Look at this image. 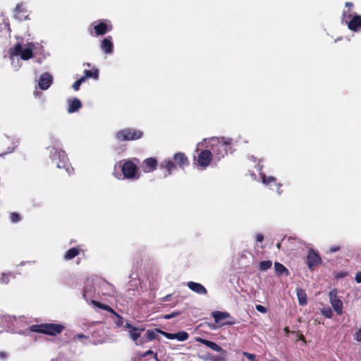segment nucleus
<instances>
[{"mask_svg": "<svg viewBox=\"0 0 361 361\" xmlns=\"http://www.w3.org/2000/svg\"><path fill=\"white\" fill-rule=\"evenodd\" d=\"M39 47V43L18 37L16 44L8 51L12 68L15 71H18L22 66L21 61H27L32 59L37 54V50Z\"/></svg>", "mask_w": 361, "mask_h": 361, "instance_id": "1", "label": "nucleus"}, {"mask_svg": "<svg viewBox=\"0 0 361 361\" xmlns=\"http://www.w3.org/2000/svg\"><path fill=\"white\" fill-rule=\"evenodd\" d=\"M113 176L119 180H136L140 174L135 163L130 159H123L116 163Z\"/></svg>", "mask_w": 361, "mask_h": 361, "instance_id": "2", "label": "nucleus"}, {"mask_svg": "<svg viewBox=\"0 0 361 361\" xmlns=\"http://www.w3.org/2000/svg\"><path fill=\"white\" fill-rule=\"evenodd\" d=\"M204 141L207 142V147L211 148L213 159L217 161L227 154L228 149L232 143V139L228 137H214L208 140L205 139Z\"/></svg>", "mask_w": 361, "mask_h": 361, "instance_id": "3", "label": "nucleus"}, {"mask_svg": "<svg viewBox=\"0 0 361 361\" xmlns=\"http://www.w3.org/2000/svg\"><path fill=\"white\" fill-rule=\"evenodd\" d=\"M49 158L53 163H55L59 169H63L68 175L73 173L66 152L54 147L50 148Z\"/></svg>", "mask_w": 361, "mask_h": 361, "instance_id": "4", "label": "nucleus"}, {"mask_svg": "<svg viewBox=\"0 0 361 361\" xmlns=\"http://www.w3.org/2000/svg\"><path fill=\"white\" fill-rule=\"evenodd\" d=\"M65 329V326L61 324L44 323L42 324H33L30 327L32 332L42 333L49 336H56Z\"/></svg>", "mask_w": 361, "mask_h": 361, "instance_id": "5", "label": "nucleus"}, {"mask_svg": "<svg viewBox=\"0 0 361 361\" xmlns=\"http://www.w3.org/2000/svg\"><path fill=\"white\" fill-rule=\"evenodd\" d=\"M342 20L348 25L349 30L354 32L361 31V16L352 14L350 8L343 11Z\"/></svg>", "mask_w": 361, "mask_h": 361, "instance_id": "6", "label": "nucleus"}, {"mask_svg": "<svg viewBox=\"0 0 361 361\" xmlns=\"http://www.w3.org/2000/svg\"><path fill=\"white\" fill-rule=\"evenodd\" d=\"M112 25L108 20L95 21L90 24L88 31L93 37L104 35L112 30Z\"/></svg>", "mask_w": 361, "mask_h": 361, "instance_id": "7", "label": "nucleus"}, {"mask_svg": "<svg viewBox=\"0 0 361 361\" xmlns=\"http://www.w3.org/2000/svg\"><path fill=\"white\" fill-rule=\"evenodd\" d=\"M143 133L134 128H126L118 131L115 134V138L120 142L135 140L141 138Z\"/></svg>", "mask_w": 361, "mask_h": 361, "instance_id": "8", "label": "nucleus"}, {"mask_svg": "<svg viewBox=\"0 0 361 361\" xmlns=\"http://www.w3.org/2000/svg\"><path fill=\"white\" fill-rule=\"evenodd\" d=\"M330 303L334 311L338 314H343V302L337 296V290L334 289L329 294Z\"/></svg>", "mask_w": 361, "mask_h": 361, "instance_id": "9", "label": "nucleus"}, {"mask_svg": "<svg viewBox=\"0 0 361 361\" xmlns=\"http://www.w3.org/2000/svg\"><path fill=\"white\" fill-rule=\"evenodd\" d=\"M13 15L15 18L20 21L29 19V11L25 4L23 2L18 4L13 11Z\"/></svg>", "mask_w": 361, "mask_h": 361, "instance_id": "10", "label": "nucleus"}, {"mask_svg": "<svg viewBox=\"0 0 361 361\" xmlns=\"http://www.w3.org/2000/svg\"><path fill=\"white\" fill-rule=\"evenodd\" d=\"M262 166L258 164V171H259L260 178L262 179V182L264 185L269 186L271 189H274L272 187L276 186L277 188L278 194H281V191L279 188L281 187L280 184L276 183V179L273 176H267L264 173H262Z\"/></svg>", "mask_w": 361, "mask_h": 361, "instance_id": "11", "label": "nucleus"}, {"mask_svg": "<svg viewBox=\"0 0 361 361\" xmlns=\"http://www.w3.org/2000/svg\"><path fill=\"white\" fill-rule=\"evenodd\" d=\"M53 83V77L49 73H44L38 80V87L42 90H48Z\"/></svg>", "mask_w": 361, "mask_h": 361, "instance_id": "12", "label": "nucleus"}, {"mask_svg": "<svg viewBox=\"0 0 361 361\" xmlns=\"http://www.w3.org/2000/svg\"><path fill=\"white\" fill-rule=\"evenodd\" d=\"M212 158L213 154L210 150H202L198 155V164L203 169H205L209 165Z\"/></svg>", "mask_w": 361, "mask_h": 361, "instance_id": "13", "label": "nucleus"}, {"mask_svg": "<svg viewBox=\"0 0 361 361\" xmlns=\"http://www.w3.org/2000/svg\"><path fill=\"white\" fill-rule=\"evenodd\" d=\"M322 263V258L318 252L314 250H310L307 256V264L310 269H312L314 267L318 266Z\"/></svg>", "mask_w": 361, "mask_h": 361, "instance_id": "14", "label": "nucleus"}, {"mask_svg": "<svg viewBox=\"0 0 361 361\" xmlns=\"http://www.w3.org/2000/svg\"><path fill=\"white\" fill-rule=\"evenodd\" d=\"M159 168L165 170L164 177L166 178L172 173V171L176 168V165L172 159L167 158L159 164Z\"/></svg>", "mask_w": 361, "mask_h": 361, "instance_id": "15", "label": "nucleus"}, {"mask_svg": "<svg viewBox=\"0 0 361 361\" xmlns=\"http://www.w3.org/2000/svg\"><path fill=\"white\" fill-rule=\"evenodd\" d=\"M157 160L154 157L147 158L143 161L142 171L144 173H150L157 168Z\"/></svg>", "mask_w": 361, "mask_h": 361, "instance_id": "16", "label": "nucleus"}, {"mask_svg": "<svg viewBox=\"0 0 361 361\" xmlns=\"http://www.w3.org/2000/svg\"><path fill=\"white\" fill-rule=\"evenodd\" d=\"M100 48L106 54H112L114 51L112 37L111 36H108L104 38L101 42Z\"/></svg>", "mask_w": 361, "mask_h": 361, "instance_id": "17", "label": "nucleus"}, {"mask_svg": "<svg viewBox=\"0 0 361 361\" xmlns=\"http://www.w3.org/2000/svg\"><path fill=\"white\" fill-rule=\"evenodd\" d=\"M16 317L0 314V333L5 328H8L13 325Z\"/></svg>", "mask_w": 361, "mask_h": 361, "instance_id": "18", "label": "nucleus"}, {"mask_svg": "<svg viewBox=\"0 0 361 361\" xmlns=\"http://www.w3.org/2000/svg\"><path fill=\"white\" fill-rule=\"evenodd\" d=\"M173 161L180 169H184L189 165V161L185 154L183 152H177L173 154Z\"/></svg>", "mask_w": 361, "mask_h": 361, "instance_id": "19", "label": "nucleus"}, {"mask_svg": "<svg viewBox=\"0 0 361 361\" xmlns=\"http://www.w3.org/2000/svg\"><path fill=\"white\" fill-rule=\"evenodd\" d=\"M187 286L190 290L199 295H207V290L206 288L200 283L189 281Z\"/></svg>", "mask_w": 361, "mask_h": 361, "instance_id": "20", "label": "nucleus"}, {"mask_svg": "<svg viewBox=\"0 0 361 361\" xmlns=\"http://www.w3.org/2000/svg\"><path fill=\"white\" fill-rule=\"evenodd\" d=\"M99 287L101 293L104 295L112 296L115 293L114 287L105 281L101 282Z\"/></svg>", "mask_w": 361, "mask_h": 361, "instance_id": "21", "label": "nucleus"}, {"mask_svg": "<svg viewBox=\"0 0 361 361\" xmlns=\"http://www.w3.org/2000/svg\"><path fill=\"white\" fill-rule=\"evenodd\" d=\"M68 106L67 109V111L69 114L77 112L82 107V103L80 100L78 98H74L73 99H68Z\"/></svg>", "mask_w": 361, "mask_h": 361, "instance_id": "22", "label": "nucleus"}, {"mask_svg": "<svg viewBox=\"0 0 361 361\" xmlns=\"http://www.w3.org/2000/svg\"><path fill=\"white\" fill-rule=\"evenodd\" d=\"M144 331L142 328L138 327H132L131 330H129V336L130 338L135 342L136 345L141 344V341L137 342V339L140 336L141 332Z\"/></svg>", "mask_w": 361, "mask_h": 361, "instance_id": "23", "label": "nucleus"}, {"mask_svg": "<svg viewBox=\"0 0 361 361\" xmlns=\"http://www.w3.org/2000/svg\"><path fill=\"white\" fill-rule=\"evenodd\" d=\"M296 294L298 299V302L300 305H305L307 304V295L305 291L300 288H296Z\"/></svg>", "mask_w": 361, "mask_h": 361, "instance_id": "24", "label": "nucleus"}, {"mask_svg": "<svg viewBox=\"0 0 361 361\" xmlns=\"http://www.w3.org/2000/svg\"><path fill=\"white\" fill-rule=\"evenodd\" d=\"M274 269H275L276 274L279 276H281V275L288 276L289 275V271L286 268L285 266H283L282 264H281L279 262H275Z\"/></svg>", "mask_w": 361, "mask_h": 361, "instance_id": "25", "label": "nucleus"}, {"mask_svg": "<svg viewBox=\"0 0 361 361\" xmlns=\"http://www.w3.org/2000/svg\"><path fill=\"white\" fill-rule=\"evenodd\" d=\"M212 317L214 319L216 323H219L221 321L230 317V314L226 312L215 311L212 312Z\"/></svg>", "mask_w": 361, "mask_h": 361, "instance_id": "26", "label": "nucleus"}, {"mask_svg": "<svg viewBox=\"0 0 361 361\" xmlns=\"http://www.w3.org/2000/svg\"><path fill=\"white\" fill-rule=\"evenodd\" d=\"M92 78L95 80H97L99 78V71L97 68H93L92 70H85L84 71V76L82 78L86 80L87 78Z\"/></svg>", "mask_w": 361, "mask_h": 361, "instance_id": "27", "label": "nucleus"}, {"mask_svg": "<svg viewBox=\"0 0 361 361\" xmlns=\"http://www.w3.org/2000/svg\"><path fill=\"white\" fill-rule=\"evenodd\" d=\"M79 254V250L76 247L69 249L64 255V259L71 260Z\"/></svg>", "mask_w": 361, "mask_h": 361, "instance_id": "28", "label": "nucleus"}, {"mask_svg": "<svg viewBox=\"0 0 361 361\" xmlns=\"http://www.w3.org/2000/svg\"><path fill=\"white\" fill-rule=\"evenodd\" d=\"M94 291V288L90 286L87 285L83 289L82 297L83 298L88 302L89 299L92 298V293Z\"/></svg>", "mask_w": 361, "mask_h": 361, "instance_id": "29", "label": "nucleus"}, {"mask_svg": "<svg viewBox=\"0 0 361 361\" xmlns=\"http://www.w3.org/2000/svg\"><path fill=\"white\" fill-rule=\"evenodd\" d=\"M91 302L99 307V308L104 310L107 312H109L114 314H116V312L109 305L102 304L100 302H96L94 300H91Z\"/></svg>", "mask_w": 361, "mask_h": 361, "instance_id": "30", "label": "nucleus"}, {"mask_svg": "<svg viewBox=\"0 0 361 361\" xmlns=\"http://www.w3.org/2000/svg\"><path fill=\"white\" fill-rule=\"evenodd\" d=\"M11 142H12L13 147H8V148L7 149V150H6L4 153H3V154H0V157L3 156V155H4V154H7L12 153L13 152H14V150L16 149V147H18V145H19V140H18V139L13 138V139H12V140H11Z\"/></svg>", "mask_w": 361, "mask_h": 361, "instance_id": "31", "label": "nucleus"}, {"mask_svg": "<svg viewBox=\"0 0 361 361\" xmlns=\"http://www.w3.org/2000/svg\"><path fill=\"white\" fill-rule=\"evenodd\" d=\"M189 338V334L185 331H179L175 334V339L179 341H185Z\"/></svg>", "mask_w": 361, "mask_h": 361, "instance_id": "32", "label": "nucleus"}, {"mask_svg": "<svg viewBox=\"0 0 361 361\" xmlns=\"http://www.w3.org/2000/svg\"><path fill=\"white\" fill-rule=\"evenodd\" d=\"M161 331L160 329H151L147 330V336L149 341H152L156 338L157 334H159V331Z\"/></svg>", "mask_w": 361, "mask_h": 361, "instance_id": "33", "label": "nucleus"}, {"mask_svg": "<svg viewBox=\"0 0 361 361\" xmlns=\"http://www.w3.org/2000/svg\"><path fill=\"white\" fill-rule=\"evenodd\" d=\"M272 262L270 260L262 261L259 263V269L261 271H266L271 267Z\"/></svg>", "mask_w": 361, "mask_h": 361, "instance_id": "34", "label": "nucleus"}, {"mask_svg": "<svg viewBox=\"0 0 361 361\" xmlns=\"http://www.w3.org/2000/svg\"><path fill=\"white\" fill-rule=\"evenodd\" d=\"M11 273H2L0 276V283L8 284L10 281Z\"/></svg>", "mask_w": 361, "mask_h": 361, "instance_id": "35", "label": "nucleus"}, {"mask_svg": "<svg viewBox=\"0 0 361 361\" xmlns=\"http://www.w3.org/2000/svg\"><path fill=\"white\" fill-rule=\"evenodd\" d=\"M9 32L8 25L4 21L3 18L0 19V32L8 34Z\"/></svg>", "mask_w": 361, "mask_h": 361, "instance_id": "36", "label": "nucleus"}, {"mask_svg": "<svg viewBox=\"0 0 361 361\" xmlns=\"http://www.w3.org/2000/svg\"><path fill=\"white\" fill-rule=\"evenodd\" d=\"M209 348H211L212 350H213L214 351H216V352L225 353V351L223 350V348L220 345H219L217 343H216L214 342L212 343V344L210 345Z\"/></svg>", "mask_w": 361, "mask_h": 361, "instance_id": "37", "label": "nucleus"}, {"mask_svg": "<svg viewBox=\"0 0 361 361\" xmlns=\"http://www.w3.org/2000/svg\"><path fill=\"white\" fill-rule=\"evenodd\" d=\"M85 80L84 78H82V77H81L80 79H78V80H76L73 84V88L74 89V90L77 91L79 90L80 88V86L81 85V84L82 82H84Z\"/></svg>", "mask_w": 361, "mask_h": 361, "instance_id": "38", "label": "nucleus"}, {"mask_svg": "<svg viewBox=\"0 0 361 361\" xmlns=\"http://www.w3.org/2000/svg\"><path fill=\"white\" fill-rule=\"evenodd\" d=\"M11 221L13 223H17L20 221V216L18 213L13 212L10 214Z\"/></svg>", "mask_w": 361, "mask_h": 361, "instance_id": "39", "label": "nucleus"}, {"mask_svg": "<svg viewBox=\"0 0 361 361\" xmlns=\"http://www.w3.org/2000/svg\"><path fill=\"white\" fill-rule=\"evenodd\" d=\"M195 341L198 343H200L203 345H205L206 346H207L208 348L210 347V345L212 344V343L213 341H208V340H206V339H204V338H202L200 337H197L195 338Z\"/></svg>", "mask_w": 361, "mask_h": 361, "instance_id": "40", "label": "nucleus"}, {"mask_svg": "<svg viewBox=\"0 0 361 361\" xmlns=\"http://www.w3.org/2000/svg\"><path fill=\"white\" fill-rule=\"evenodd\" d=\"M243 355L248 359L249 361H257L256 359V355L255 354H252L247 352H243Z\"/></svg>", "mask_w": 361, "mask_h": 361, "instance_id": "41", "label": "nucleus"}, {"mask_svg": "<svg viewBox=\"0 0 361 361\" xmlns=\"http://www.w3.org/2000/svg\"><path fill=\"white\" fill-rule=\"evenodd\" d=\"M159 334L163 335L164 336L169 339H175V334L168 333L162 330L159 331Z\"/></svg>", "mask_w": 361, "mask_h": 361, "instance_id": "42", "label": "nucleus"}, {"mask_svg": "<svg viewBox=\"0 0 361 361\" xmlns=\"http://www.w3.org/2000/svg\"><path fill=\"white\" fill-rule=\"evenodd\" d=\"M322 314L326 318H331L333 312L330 308L324 309L322 310Z\"/></svg>", "mask_w": 361, "mask_h": 361, "instance_id": "43", "label": "nucleus"}, {"mask_svg": "<svg viewBox=\"0 0 361 361\" xmlns=\"http://www.w3.org/2000/svg\"><path fill=\"white\" fill-rule=\"evenodd\" d=\"M152 355L156 361H159L157 357V353H154L152 350H149L143 353L142 357H147L148 355Z\"/></svg>", "mask_w": 361, "mask_h": 361, "instance_id": "44", "label": "nucleus"}, {"mask_svg": "<svg viewBox=\"0 0 361 361\" xmlns=\"http://www.w3.org/2000/svg\"><path fill=\"white\" fill-rule=\"evenodd\" d=\"M353 336L355 341L361 342V329L355 331Z\"/></svg>", "mask_w": 361, "mask_h": 361, "instance_id": "45", "label": "nucleus"}, {"mask_svg": "<svg viewBox=\"0 0 361 361\" xmlns=\"http://www.w3.org/2000/svg\"><path fill=\"white\" fill-rule=\"evenodd\" d=\"M255 309L258 312H259L261 313H264V314L267 312V309L265 307H264V306H262L261 305H257L256 307H255Z\"/></svg>", "mask_w": 361, "mask_h": 361, "instance_id": "46", "label": "nucleus"}, {"mask_svg": "<svg viewBox=\"0 0 361 361\" xmlns=\"http://www.w3.org/2000/svg\"><path fill=\"white\" fill-rule=\"evenodd\" d=\"M178 314H179L178 312H172L171 314L164 315V318L165 319H172V318L175 317L176 316H177Z\"/></svg>", "mask_w": 361, "mask_h": 361, "instance_id": "47", "label": "nucleus"}, {"mask_svg": "<svg viewBox=\"0 0 361 361\" xmlns=\"http://www.w3.org/2000/svg\"><path fill=\"white\" fill-rule=\"evenodd\" d=\"M347 276V273L345 271L338 272L335 274L336 279H342Z\"/></svg>", "mask_w": 361, "mask_h": 361, "instance_id": "48", "label": "nucleus"}, {"mask_svg": "<svg viewBox=\"0 0 361 361\" xmlns=\"http://www.w3.org/2000/svg\"><path fill=\"white\" fill-rule=\"evenodd\" d=\"M225 355H226V352L225 353H223L222 355H218L216 356L214 360L215 361H224L225 360Z\"/></svg>", "mask_w": 361, "mask_h": 361, "instance_id": "49", "label": "nucleus"}, {"mask_svg": "<svg viewBox=\"0 0 361 361\" xmlns=\"http://www.w3.org/2000/svg\"><path fill=\"white\" fill-rule=\"evenodd\" d=\"M340 250V246L338 245H334L329 248V253H334Z\"/></svg>", "mask_w": 361, "mask_h": 361, "instance_id": "50", "label": "nucleus"}, {"mask_svg": "<svg viewBox=\"0 0 361 361\" xmlns=\"http://www.w3.org/2000/svg\"><path fill=\"white\" fill-rule=\"evenodd\" d=\"M114 315L117 317V321L116 322V324L118 326H121L123 324V319L120 315H118L117 313H116V314H114Z\"/></svg>", "mask_w": 361, "mask_h": 361, "instance_id": "51", "label": "nucleus"}, {"mask_svg": "<svg viewBox=\"0 0 361 361\" xmlns=\"http://www.w3.org/2000/svg\"><path fill=\"white\" fill-rule=\"evenodd\" d=\"M255 239L257 243H261L264 240V235L262 233H257L255 236Z\"/></svg>", "mask_w": 361, "mask_h": 361, "instance_id": "52", "label": "nucleus"}, {"mask_svg": "<svg viewBox=\"0 0 361 361\" xmlns=\"http://www.w3.org/2000/svg\"><path fill=\"white\" fill-rule=\"evenodd\" d=\"M355 279L357 283H361V271L357 273Z\"/></svg>", "mask_w": 361, "mask_h": 361, "instance_id": "53", "label": "nucleus"}, {"mask_svg": "<svg viewBox=\"0 0 361 361\" xmlns=\"http://www.w3.org/2000/svg\"><path fill=\"white\" fill-rule=\"evenodd\" d=\"M171 295H170V294H169V295H166V296L163 297V298H161V301H163V302L169 301V299H170V298H171Z\"/></svg>", "mask_w": 361, "mask_h": 361, "instance_id": "54", "label": "nucleus"}, {"mask_svg": "<svg viewBox=\"0 0 361 361\" xmlns=\"http://www.w3.org/2000/svg\"><path fill=\"white\" fill-rule=\"evenodd\" d=\"M132 327H134L131 324L127 322L126 324H125V328L126 329H128L129 330H131L132 329Z\"/></svg>", "mask_w": 361, "mask_h": 361, "instance_id": "55", "label": "nucleus"}, {"mask_svg": "<svg viewBox=\"0 0 361 361\" xmlns=\"http://www.w3.org/2000/svg\"><path fill=\"white\" fill-rule=\"evenodd\" d=\"M76 338L80 339V338H87V337L85 335H83V334H78L76 336Z\"/></svg>", "mask_w": 361, "mask_h": 361, "instance_id": "56", "label": "nucleus"}, {"mask_svg": "<svg viewBox=\"0 0 361 361\" xmlns=\"http://www.w3.org/2000/svg\"><path fill=\"white\" fill-rule=\"evenodd\" d=\"M6 355L5 353L0 352V358H4L6 357Z\"/></svg>", "mask_w": 361, "mask_h": 361, "instance_id": "57", "label": "nucleus"}, {"mask_svg": "<svg viewBox=\"0 0 361 361\" xmlns=\"http://www.w3.org/2000/svg\"><path fill=\"white\" fill-rule=\"evenodd\" d=\"M345 6L346 7H351V6H353V4L350 3V2H346L345 3Z\"/></svg>", "mask_w": 361, "mask_h": 361, "instance_id": "58", "label": "nucleus"}, {"mask_svg": "<svg viewBox=\"0 0 361 361\" xmlns=\"http://www.w3.org/2000/svg\"><path fill=\"white\" fill-rule=\"evenodd\" d=\"M26 263H31V262H22L21 265L23 266V265L25 264Z\"/></svg>", "mask_w": 361, "mask_h": 361, "instance_id": "59", "label": "nucleus"}, {"mask_svg": "<svg viewBox=\"0 0 361 361\" xmlns=\"http://www.w3.org/2000/svg\"><path fill=\"white\" fill-rule=\"evenodd\" d=\"M276 247H277V248H278V249H280V247H281V243H277V244H276Z\"/></svg>", "mask_w": 361, "mask_h": 361, "instance_id": "60", "label": "nucleus"}, {"mask_svg": "<svg viewBox=\"0 0 361 361\" xmlns=\"http://www.w3.org/2000/svg\"><path fill=\"white\" fill-rule=\"evenodd\" d=\"M37 94H38V92H34V94H35V95H37Z\"/></svg>", "mask_w": 361, "mask_h": 361, "instance_id": "61", "label": "nucleus"}, {"mask_svg": "<svg viewBox=\"0 0 361 361\" xmlns=\"http://www.w3.org/2000/svg\"><path fill=\"white\" fill-rule=\"evenodd\" d=\"M37 62H38V63H41V61L40 60H37Z\"/></svg>", "mask_w": 361, "mask_h": 361, "instance_id": "62", "label": "nucleus"}, {"mask_svg": "<svg viewBox=\"0 0 361 361\" xmlns=\"http://www.w3.org/2000/svg\"><path fill=\"white\" fill-rule=\"evenodd\" d=\"M134 160L138 162V159L137 158H135Z\"/></svg>", "mask_w": 361, "mask_h": 361, "instance_id": "63", "label": "nucleus"}]
</instances>
